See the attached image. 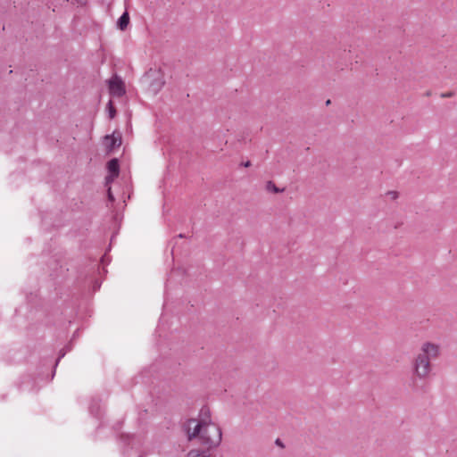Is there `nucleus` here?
<instances>
[{"label":"nucleus","instance_id":"nucleus-1","mask_svg":"<svg viewBox=\"0 0 457 457\" xmlns=\"http://www.w3.org/2000/svg\"><path fill=\"white\" fill-rule=\"evenodd\" d=\"M185 431L189 441L197 438L203 446L208 448H216L222 439L221 429L212 420L208 410H202L199 419L187 420Z\"/></svg>","mask_w":457,"mask_h":457},{"label":"nucleus","instance_id":"nucleus-2","mask_svg":"<svg viewBox=\"0 0 457 457\" xmlns=\"http://www.w3.org/2000/svg\"><path fill=\"white\" fill-rule=\"evenodd\" d=\"M411 370L416 380H426L432 371L431 361L418 353L412 361Z\"/></svg>","mask_w":457,"mask_h":457},{"label":"nucleus","instance_id":"nucleus-3","mask_svg":"<svg viewBox=\"0 0 457 457\" xmlns=\"http://www.w3.org/2000/svg\"><path fill=\"white\" fill-rule=\"evenodd\" d=\"M441 353L440 345L436 343L426 341L421 344L419 353L427 357L430 361L439 357Z\"/></svg>","mask_w":457,"mask_h":457},{"label":"nucleus","instance_id":"nucleus-4","mask_svg":"<svg viewBox=\"0 0 457 457\" xmlns=\"http://www.w3.org/2000/svg\"><path fill=\"white\" fill-rule=\"evenodd\" d=\"M149 91L157 94L164 86L165 80L163 74L159 71H151L147 74Z\"/></svg>","mask_w":457,"mask_h":457},{"label":"nucleus","instance_id":"nucleus-5","mask_svg":"<svg viewBox=\"0 0 457 457\" xmlns=\"http://www.w3.org/2000/svg\"><path fill=\"white\" fill-rule=\"evenodd\" d=\"M109 92L113 96H122L126 90L122 79L118 76H113L108 81Z\"/></svg>","mask_w":457,"mask_h":457},{"label":"nucleus","instance_id":"nucleus-6","mask_svg":"<svg viewBox=\"0 0 457 457\" xmlns=\"http://www.w3.org/2000/svg\"><path fill=\"white\" fill-rule=\"evenodd\" d=\"M104 145L108 152L119 147L121 145V137L115 133L104 137Z\"/></svg>","mask_w":457,"mask_h":457},{"label":"nucleus","instance_id":"nucleus-7","mask_svg":"<svg viewBox=\"0 0 457 457\" xmlns=\"http://www.w3.org/2000/svg\"><path fill=\"white\" fill-rule=\"evenodd\" d=\"M107 170L109 175L107 176L106 179L108 181L113 180L115 178L119 176L120 173V165L117 159H112L107 163Z\"/></svg>","mask_w":457,"mask_h":457},{"label":"nucleus","instance_id":"nucleus-8","mask_svg":"<svg viewBox=\"0 0 457 457\" xmlns=\"http://www.w3.org/2000/svg\"><path fill=\"white\" fill-rule=\"evenodd\" d=\"M213 448H208L206 446H204L203 449H191L187 454V457H211V451Z\"/></svg>","mask_w":457,"mask_h":457},{"label":"nucleus","instance_id":"nucleus-9","mask_svg":"<svg viewBox=\"0 0 457 457\" xmlns=\"http://www.w3.org/2000/svg\"><path fill=\"white\" fill-rule=\"evenodd\" d=\"M129 23V16L127 12H125L118 20V27L120 30H124Z\"/></svg>","mask_w":457,"mask_h":457},{"label":"nucleus","instance_id":"nucleus-10","mask_svg":"<svg viewBox=\"0 0 457 457\" xmlns=\"http://www.w3.org/2000/svg\"><path fill=\"white\" fill-rule=\"evenodd\" d=\"M107 108L110 119H113L115 117L116 111L112 101L108 102Z\"/></svg>","mask_w":457,"mask_h":457},{"label":"nucleus","instance_id":"nucleus-11","mask_svg":"<svg viewBox=\"0 0 457 457\" xmlns=\"http://www.w3.org/2000/svg\"><path fill=\"white\" fill-rule=\"evenodd\" d=\"M266 190L270 191V192H278L279 191V189L276 187V185L271 181H268L266 183Z\"/></svg>","mask_w":457,"mask_h":457},{"label":"nucleus","instance_id":"nucleus-12","mask_svg":"<svg viewBox=\"0 0 457 457\" xmlns=\"http://www.w3.org/2000/svg\"><path fill=\"white\" fill-rule=\"evenodd\" d=\"M386 196L391 200H395L398 197H400V193L398 191H388L386 195Z\"/></svg>","mask_w":457,"mask_h":457},{"label":"nucleus","instance_id":"nucleus-13","mask_svg":"<svg viewBox=\"0 0 457 457\" xmlns=\"http://www.w3.org/2000/svg\"><path fill=\"white\" fill-rule=\"evenodd\" d=\"M249 165H250V162H247L245 163V166L247 167V166H249Z\"/></svg>","mask_w":457,"mask_h":457}]
</instances>
